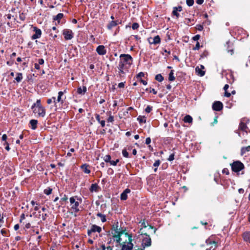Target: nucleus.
<instances>
[{
	"instance_id": "obj_1",
	"label": "nucleus",
	"mask_w": 250,
	"mask_h": 250,
	"mask_svg": "<svg viewBox=\"0 0 250 250\" xmlns=\"http://www.w3.org/2000/svg\"><path fill=\"white\" fill-rule=\"evenodd\" d=\"M120 60L117 66L118 75L120 78H125L129 71L133 62V58L129 54H122L120 55Z\"/></svg>"
},
{
	"instance_id": "obj_2",
	"label": "nucleus",
	"mask_w": 250,
	"mask_h": 250,
	"mask_svg": "<svg viewBox=\"0 0 250 250\" xmlns=\"http://www.w3.org/2000/svg\"><path fill=\"white\" fill-rule=\"evenodd\" d=\"M69 201L72 213L78 212L80 211V209L79 208V205L82 202V198L78 197V196H74L70 197L69 199Z\"/></svg>"
},
{
	"instance_id": "obj_3",
	"label": "nucleus",
	"mask_w": 250,
	"mask_h": 250,
	"mask_svg": "<svg viewBox=\"0 0 250 250\" xmlns=\"http://www.w3.org/2000/svg\"><path fill=\"white\" fill-rule=\"evenodd\" d=\"M232 170L235 172L238 173L244 168V165L240 161H235L231 165Z\"/></svg>"
},
{
	"instance_id": "obj_4",
	"label": "nucleus",
	"mask_w": 250,
	"mask_h": 250,
	"mask_svg": "<svg viewBox=\"0 0 250 250\" xmlns=\"http://www.w3.org/2000/svg\"><path fill=\"white\" fill-rule=\"evenodd\" d=\"M34 114H37L38 116L44 117L46 114V110L43 106L35 107L32 108Z\"/></svg>"
},
{
	"instance_id": "obj_5",
	"label": "nucleus",
	"mask_w": 250,
	"mask_h": 250,
	"mask_svg": "<svg viewBox=\"0 0 250 250\" xmlns=\"http://www.w3.org/2000/svg\"><path fill=\"white\" fill-rule=\"evenodd\" d=\"M102 231L101 227L97 226L96 225H92L90 229L87 230L88 235L92 237L93 236V233L96 232L100 233Z\"/></svg>"
},
{
	"instance_id": "obj_6",
	"label": "nucleus",
	"mask_w": 250,
	"mask_h": 250,
	"mask_svg": "<svg viewBox=\"0 0 250 250\" xmlns=\"http://www.w3.org/2000/svg\"><path fill=\"white\" fill-rule=\"evenodd\" d=\"M62 34L65 40H71L74 37V34L70 29H64L62 31Z\"/></svg>"
},
{
	"instance_id": "obj_7",
	"label": "nucleus",
	"mask_w": 250,
	"mask_h": 250,
	"mask_svg": "<svg viewBox=\"0 0 250 250\" xmlns=\"http://www.w3.org/2000/svg\"><path fill=\"white\" fill-rule=\"evenodd\" d=\"M127 235L129 242L126 244L123 245L121 250H131L133 249V244L132 243V236L129 234Z\"/></svg>"
},
{
	"instance_id": "obj_8",
	"label": "nucleus",
	"mask_w": 250,
	"mask_h": 250,
	"mask_svg": "<svg viewBox=\"0 0 250 250\" xmlns=\"http://www.w3.org/2000/svg\"><path fill=\"white\" fill-rule=\"evenodd\" d=\"M223 104L220 101L214 102L212 105V109L214 111H219L223 109Z\"/></svg>"
},
{
	"instance_id": "obj_9",
	"label": "nucleus",
	"mask_w": 250,
	"mask_h": 250,
	"mask_svg": "<svg viewBox=\"0 0 250 250\" xmlns=\"http://www.w3.org/2000/svg\"><path fill=\"white\" fill-rule=\"evenodd\" d=\"M33 28V31L35 32V33L32 36L31 39L35 40L40 38L42 35L41 30L36 26H34Z\"/></svg>"
},
{
	"instance_id": "obj_10",
	"label": "nucleus",
	"mask_w": 250,
	"mask_h": 250,
	"mask_svg": "<svg viewBox=\"0 0 250 250\" xmlns=\"http://www.w3.org/2000/svg\"><path fill=\"white\" fill-rule=\"evenodd\" d=\"M118 233H122V231L121 230L120 228L119 227V223L116 222L112 226L111 228V234H118Z\"/></svg>"
},
{
	"instance_id": "obj_11",
	"label": "nucleus",
	"mask_w": 250,
	"mask_h": 250,
	"mask_svg": "<svg viewBox=\"0 0 250 250\" xmlns=\"http://www.w3.org/2000/svg\"><path fill=\"white\" fill-rule=\"evenodd\" d=\"M247 119H243L239 125V128L243 131H247V129H249V126L247 125Z\"/></svg>"
},
{
	"instance_id": "obj_12",
	"label": "nucleus",
	"mask_w": 250,
	"mask_h": 250,
	"mask_svg": "<svg viewBox=\"0 0 250 250\" xmlns=\"http://www.w3.org/2000/svg\"><path fill=\"white\" fill-rule=\"evenodd\" d=\"M148 42L150 44H157L161 42V38L159 35L154 37L153 38L148 39Z\"/></svg>"
},
{
	"instance_id": "obj_13",
	"label": "nucleus",
	"mask_w": 250,
	"mask_h": 250,
	"mask_svg": "<svg viewBox=\"0 0 250 250\" xmlns=\"http://www.w3.org/2000/svg\"><path fill=\"white\" fill-rule=\"evenodd\" d=\"M96 52L100 55H104L106 53V50L104 46L100 45L97 47Z\"/></svg>"
},
{
	"instance_id": "obj_14",
	"label": "nucleus",
	"mask_w": 250,
	"mask_h": 250,
	"mask_svg": "<svg viewBox=\"0 0 250 250\" xmlns=\"http://www.w3.org/2000/svg\"><path fill=\"white\" fill-rule=\"evenodd\" d=\"M182 10V7L181 6H179L178 7H174L173 8V11H172V15L174 16H175L177 18H178L180 15L178 13V11L180 12Z\"/></svg>"
},
{
	"instance_id": "obj_15",
	"label": "nucleus",
	"mask_w": 250,
	"mask_h": 250,
	"mask_svg": "<svg viewBox=\"0 0 250 250\" xmlns=\"http://www.w3.org/2000/svg\"><path fill=\"white\" fill-rule=\"evenodd\" d=\"M81 168L86 174H89L91 172L90 166L87 164H84L81 166Z\"/></svg>"
},
{
	"instance_id": "obj_16",
	"label": "nucleus",
	"mask_w": 250,
	"mask_h": 250,
	"mask_svg": "<svg viewBox=\"0 0 250 250\" xmlns=\"http://www.w3.org/2000/svg\"><path fill=\"white\" fill-rule=\"evenodd\" d=\"M131 190L129 188H126L121 194V200H126L127 199V194L130 192Z\"/></svg>"
},
{
	"instance_id": "obj_17",
	"label": "nucleus",
	"mask_w": 250,
	"mask_h": 250,
	"mask_svg": "<svg viewBox=\"0 0 250 250\" xmlns=\"http://www.w3.org/2000/svg\"><path fill=\"white\" fill-rule=\"evenodd\" d=\"M242 237L245 242L250 243V231L244 232Z\"/></svg>"
},
{
	"instance_id": "obj_18",
	"label": "nucleus",
	"mask_w": 250,
	"mask_h": 250,
	"mask_svg": "<svg viewBox=\"0 0 250 250\" xmlns=\"http://www.w3.org/2000/svg\"><path fill=\"white\" fill-rule=\"evenodd\" d=\"M226 78L228 80V83L232 84L234 82V78L232 73H229L226 75Z\"/></svg>"
},
{
	"instance_id": "obj_19",
	"label": "nucleus",
	"mask_w": 250,
	"mask_h": 250,
	"mask_svg": "<svg viewBox=\"0 0 250 250\" xmlns=\"http://www.w3.org/2000/svg\"><path fill=\"white\" fill-rule=\"evenodd\" d=\"M87 91V88L85 86L79 87L77 89V93L80 95H84Z\"/></svg>"
},
{
	"instance_id": "obj_20",
	"label": "nucleus",
	"mask_w": 250,
	"mask_h": 250,
	"mask_svg": "<svg viewBox=\"0 0 250 250\" xmlns=\"http://www.w3.org/2000/svg\"><path fill=\"white\" fill-rule=\"evenodd\" d=\"M63 17V14L62 13H59L56 16H55L53 18V20L55 21H57V23H60V20Z\"/></svg>"
},
{
	"instance_id": "obj_21",
	"label": "nucleus",
	"mask_w": 250,
	"mask_h": 250,
	"mask_svg": "<svg viewBox=\"0 0 250 250\" xmlns=\"http://www.w3.org/2000/svg\"><path fill=\"white\" fill-rule=\"evenodd\" d=\"M29 124L32 129H36L37 127L38 121L36 120L32 119L30 121Z\"/></svg>"
},
{
	"instance_id": "obj_22",
	"label": "nucleus",
	"mask_w": 250,
	"mask_h": 250,
	"mask_svg": "<svg viewBox=\"0 0 250 250\" xmlns=\"http://www.w3.org/2000/svg\"><path fill=\"white\" fill-rule=\"evenodd\" d=\"M99 186L97 184H92L89 188L90 192H97L98 191Z\"/></svg>"
},
{
	"instance_id": "obj_23",
	"label": "nucleus",
	"mask_w": 250,
	"mask_h": 250,
	"mask_svg": "<svg viewBox=\"0 0 250 250\" xmlns=\"http://www.w3.org/2000/svg\"><path fill=\"white\" fill-rule=\"evenodd\" d=\"M64 92L62 91H59L58 93V96L57 99L56 100L57 103H61L62 104L63 103V100L62 99V96L63 95Z\"/></svg>"
},
{
	"instance_id": "obj_24",
	"label": "nucleus",
	"mask_w": 250,
	"mask_h": 250,
	"mask_svg": "<svg viewBox=\"0 0 250 250\" xmlns=\"http://www.w3.org/2000/svg\"><path fill=\"white\" fill-rule=\"evenodd\" d=\"M122 233H118V234H112V236L113 237L114 240L116 241L117 243H120L121 238L120 237V235Z\"/></svg>"
},
{
	"instance_id": "obj_25",
	"label": "nucleus",
	"mask_w": 250,
	"mask_h": 250,
	"mask_svg": "<svg viewBox=\"0 0 250 250\" xmlns=\"http://www.w3.org/2000/svg\"><path fill=\"white\" fill-rule=\"evenodd\" d=\"M250 151V146L243 147L241 149V155L242 156L244 155L246 152Z\"/></svg>"
},
{
	"instance_id": "obj_26",
	"label": "nucleus",
	"mask_w": 250,
	"mask_h": 250,
	"mask_svg": "<svg viewBox=\"0 0 250 250\" xmlns=\"http://www.w3.org/2000/svg\"><path fill=\"white\" fill-rule=\"evenodd\" d=\"M192 118L191 116L189 115H186L183 119V121L185 123H192Z\"/></svg>"
},
{
	"instance_id": "obj_27",
	"label": "nucleus",
	"mask_w": 250,
	"mask_h": 250,
	"mask_svg": "<svg viewBox=\"0 0 250 250\" xmlns=\"http://www.w3.org/2000/svg\"><path fill=\"white\" fill-rule=\"evenodd\" d=\"M117 21H112L107 25V27L108 29H111L113 27L117 26Z\"/></svg>"
},
{
	"instance_id": "obj_28",
	"label": "nucleus",
	"mask_w": 250,
	"mask_h": 250,
	"mask_svg": "<svg viewBox=\"0 0 250 250\" xmlns=\"http://www.w3.org/2000/svg\"><path fill=\"white\" fill-rule=\"evenodd\" d=\"M23 79L22 74L21 73H17L15 80L17 83H20Z\"/></svg>"
},
{
	"instance_id": "obj_29",
	"label": "nucleus",
	"mask_w": 250,
	"mask_h": 250,
	"mask_svg": "<svg viewBox=\"0 0 250 250\" xmlns=\"http://www.w3.org/2000/svg\"><path fill=\"white\" fill-rule=\"evenodd\" d=\"M137 119L140 124L146 123V118L144 116H139Z\"/></svg>"
},
{
	"instance_id": "obj_30",
	"label": "nucleus",
	"mask_w": 250,
	"mask_h": 250,
	"mask_svg": "<svg viewBox=\"0 0 250 250\" xmlns=\"http://www.w3.org/2000/svg\"><path fill=\"white\" fill-rule=\"evenodd\" d=\"M97 216H98L101 218V221L103 223L106 222V216L105 215L101 213H98L97 214Z\"/></svg>"
},
{
	"instance_id": "obj_31",
	"label": "nucleus",
	"mask_w": 250,
	"mask_h": 250,
	"mask_svg": "<svg viewBox=\"0 0 250 250\" xmlns=\"http://www.w3.org/2000/svg\"><path fill=\"white\" fill-rule=\"evenodd\" d=\"M39 106H43L41 104V101L40 99L37 100L36 102L33 104L32 105L31 108H33L35 107Z\"/></svg>"
},
{
	"instance_id": "obj_32",
	"label": "nucleus",
	"mask_w": 250,
	"mask_h": 250,
	"mask_svg": "<svg viewBox=\"0 0 250 250\" xmlns=\"http://www.w3.org/2000/svg\"><path fill=\"white\" fill-rule=\"evenodd\" d=\"M206 243L207 245H212L214 244L215 245V248L217 247V242L215 241H211L210 239H208L206 241Z\"/></svg>"
},
{
	"instance_id": "obj_33",
	"label": "nucleus",
	"mask_w": 250,
	"mask_h": 250,
	"mask_svg": "<svg viewBox=\"0 0 250 250\" xmlns=\"http://www.w3.org/2000/svg\"><path fill=\"white\" fill-rule=\"evenodd\" d=\"M52 103H54L55 105L57 104L56 98L55 97H52L51 98L48 99L47 100V103L48 104H50Z\"/></svg>"
},
{
	"instance_id": "obj_34",
	"label": "nucleus",
	"mask_w": 250,
	"mask_h": 250,
	"mask_svg": "<svg viewBox=\"0 0 250 250\" xmlns=\"http://www.w3.org/2000/svg\"><path fill=\"white\" fill-rule=\"evenodd\" d=\"M52 191V188L50 187H48L46 189H44L43 193L47 195H49L51 194Z\"/></svg>"
},
{
	"instance_id": "obj_35",
	"label": "nucleus",
	"mask_w": 250,
	"mask_h": 250,
	"mask_svg": "<svg viewBox=\"0 0 250 250\" xmlns=\"http://www.w3.org/2000/svg\"><path fill=\"white\" fill-rule=\"evenodd\" d=\"M103 159L105 163H109L111 160V157L110 155H106L103 157Z\"/></svg>"
},
{
	"instance_id": "obj_36",
	"label": "nucleus",
	"mask_w": 250,
	"mask_h": 250,
	"mask_svg": "<svg viewBox=\"0 0 250 250\" xmlns=\"http://www.w3.org/2000/svg\"><path fill=\"white\" fill-rule=\"evenodd\" d=\"M175 77L174 76L173 70H171L169 74L168 80L170 81H173L175 80Z\"/></svg>"
},
{
	"instance_id": "obj_37",
	"label": "nucleus",
	"mask_w": 250,
	"mask_h": 250,
	"mask_svg": "<svg viewBox=\"0 0 250 250\" xmlns=\"http://www.w3.org/2000/svg\"><path fill=\"white\" fill-rule=\"evenodd\" d=\"M195 70L196 72L198 73V75L200 76H203L205 75V72L204 71H202L198 67H197L195 68Z\"/></svg>"
},
{
	"instance_id": "obj_38",
	"label": "nucleus",
	"mask_w": 250,
	"mask_h": 250,
	"mask_svg": "<svg viewBox=\"0 0 250 250\" xmlns=\"http://www.w3.org/2000/svg\"><path fill=\"white\" fill-rule=\"evenodd\" d=\"M155 80L158 82H162L164 80V77L160 74H157L155 76Z\"/></svg>"
},
{
	"instance_id": "obj_39",
	"label": "nucleus",
	"mask_w": 250,
	"mask_h": 250,
	"mask_svg": "<svg viewBox=\"0 0 250 250\" xmlns=\"http://www.w3.org/2000/svg\"><path fill=\"white\" fill-rule=\"evenodd\" d=\"M101 248V250H112V248L110 246L105 247V245H102Z\"/></svg>"
},
{
	"instance_id": "obj_40",
	"label": "nucleus",
	"mask_w": 250,
	"mask_h": 250,
	"mask_svg": "<svg viewBox=\"0 0 250 250\" xmlns=\"http://www.w3.org/2000/svg\"><path fill=\"white\" fill-rule=\"evenodd\" d=\"M144 76L145 73L143 72H141L137 75L136 78L139 80L140 79H141V78L144 77Z\"/></svg>"
},
{
	"instance_id": "obj_41",
	"label": "nucleus",
	"mask_w": 250,
	"mask_h": 250,
	"mask_svg": "<svg viewBox=\"0 0 250 250\" xmlns=\"http://www.w3.org/2000/svg\"><path fill=\"white\" fill-rule=\"evenodd\" d=\"M119 162V159H116L115 161H112L111 160L110 162L109 163L110 165L116 166L117 165V163Z\"/></svg>"
},
{
	"instance_id": "obj_42",
	"label": "nucleus",
	"mask_w": 250,
	"mask_h": 250,
	"mask_svg": "<svg viewBox=\"0 0 250 250\" xmlns=\"http://www.w3.org/2000/svg\"><path fill=\"white\" fill-rule=\"evenodd\" d=\"M122 154H123V156L125 157V158H128L129 157L128 153L127 152L126 150L125 149H124L122 150Z\"/></svg>"
},
{
	"instance_id": "obj_43",
	"label": "nucleus",
	"mask_w": 250,
	"mask_h": 250,
	"mask_svg": "<svg viewBox=\"0 0 250 250\" xmlns=\"http://www.w3.org/2000/svg\"><path fill=\"white\" fill-rule=\"evenodd\" d=\"M152 108H153L152 106H150V105H147V107L145 109V111L146 113H149L152 111Z\"/></svg>"
},
{
	"instance_id": "obj_44",
	"label": "nucleus",
	"mask_w": 250,
	"mask_h": 250,
	"mask_svg": "<svg viewBox=\"0 0 250 250\" xmlns=\"http://www.w3.org/2000/svg\"><path fill=\"white\" fill-rule=\"evenodd\" d=\"M186 3L188 6H191L194 3V0H186Z\"/></svg>"
},
{
	"instance_id": "obj_45",
	"label": "nucleus",
	"mask_w": 250,
	"mask_h": 250,
	"mask_svg": "<svg viewBox=\"0 0 250 250\" xmlns=\"http://www.w3.org/2000/svg\"><path fill=\"white\" fill-rule=\"evenodd\" d=\"M139 27V25L138 23L137 22H134L132 24V28L133 29V30H136V29H137Z\"/></svg>"
},
{
	"instance_id": "obj_46",
	"label": "nucleus",
	"mask_w": 250,
	"mask_h": 250,
	"mask_svg": "<svg viewBox=\"0 0 250 250\" xmlns=\"http://www.w3.org/2000/svg\"><path fill=\"white\" fill-rule=\"evenodd\" d=\"M1 234L3 236H7V230L5 229H2L0 231Z\"/></svg>"
},
{
	"instance_id": "obj_47",
	"label": "nucleus",
	"mask_w": 250,
	"mask_h": 250,
	"mask_svg": "<svg viewBox=\"0 0 250 250\" xmlns=\"http://www.w3.org/2000/svg\"><path fill=\"white\" fill-rule=\"evenodd\" d=\"M174 155H174V153H173L169 155V157H168V159H167V160H168L169 161H173V160L174 159Z\"/></svg>"
},
{
	"instance_id": "obj_48",
	"label": "nucleus",
	"mask_w": 250,
	"mask_h": 250,
	"mask_svg": "<svg viewBox=\"0 0 250 250\" xmlns=\"http://www.w3.org/2000/svg\"><path fill=\"white\" fill-rule=\"evenodd\" d=\"M200 46L199 42H197L195 46H194L193 48V50H199L200 48Z\"/></svg>"
},
{
	"instance_id": "obj_49",
	"label": "nucleus",
	"mask_w": 250,
	"mask_h": 250,
	"mask_svg": "<svg viewBox=\"0 0 250 250\" xmlns=\"http://www.w3.org/2000/svg\"><path fill=\"white\" fill-rule=\"evenodd\" d=\"M114 121V117L111 115H110L108 119L107 122L112 123Z\"/></svg>"
},
{
	"instance_id": "obj_50",
	"label": "nucleus",
	"mask_w": 250,
	"mask_h": 250,
	"mask_svg": "<svg viewBox=\"0 0 250 250\" xmlns=\"http://www.w3.org/2000/svg\"><path fill=\"white\" fill-rule=\"evenodd\" d=\"M160 164V161L159 160H156L153 164V166L155 167H158Z\"/></svg>"
},
{
	"instance_id": "obj_51",
	"label": "nucleus",
	"mask_w": 250,
	"mask_h": 250,
	"mask_svg": "<svg viewBox=\"0 0 250 250\" xmlns=\"http://www.w3.org/2000/svg\"><path fill=\"white\" fill-rule=\"evenodd\" d=\"M200 38V35L198 34V35H196L195 36H194L192 38V40L195 41H197L198 42V40H199Z\"/></svg>"
},
{
	"instance_id": "obj_52",
	"label": "nucleus",
	"mask_w": 250,
	"mask_h": 250,
	"mask_svg": "<svg viewBox=\"0 0 250 250\" xmlns=\"http://www.w3.org/2000/svg\"><path fill=\"white\" fill-rule=\"evenodd\" d=\"M44 60L43 59H39L38 60V64H39L40 65H42L44 63Z\"/></svg>"
},
{
	"instance_id": "obj_53",
	"label": "nucleus",
	"mask_w": 250,
	"mask_h": 250,
	"mask_svg": "<svg viewBox=\"0 0 250 250\" xmlns=\"http://www.w3.org/2000/svg\"><path fill=\"white\" fill-rule=\"evenodd\" d=\"M151 143V139L150 137H147L146 139V144L149 145Z\"/></svg>"
},
{
	"instance_id": "obj_54",
	"label": "nucleus",
	"mask_w": 250,
	"mask_h": 250,
	"mask_svg": "<svg viewBox=\"0 0 250 250\" xmlns=\"http://www.w3.org/2000/svg\"><path fill=\"white\" fill-rule=\"evenodd\" d=\"M67 197L66 195H64V196L61 199L60 202H64L66 201L67 200Z\"/></svg>"
},
{
	"instance_id": "obj_55",
	"label": "nucleus",
	"mask_w": 250,
	"mask_h": 250,
	"mask_svg": "<svg viewBox=\"0 0 250 250\" xmlns=\"http://www.w3.org/2000/svg\"><path fill=\"white\" fill-rule=\"evenodd\" d=\"M74 151H75L74 148H71L70 149V152L67 153V155L68 156H71V152H74Z\"/></svg>"
},
{
	"instance_id": "obj_56",
	"label": "nucleus",
	"mask_w": 250,
	"mask_h": 250,
	"mask_svg": "<svg viewBox=\"0 0 250 250\" xmlns=\"http://www.w3.org/2000/svg\"><path fill=\"white\" fill-rule=\"evenodd\" d=\"M197 29L199 31H202L203 29V26L201 25H197Z\"/></svg>"
},
{
	"instance_id": "obj_57",
	"label": "nucleus",
	"mask_w": 250,
	"mask_h": 250,
	"mask_svg": "<svg viewBox=\"0 0 250 250\" xmlns=\"http://www.w3.org/2000/svg\"><path fill=\"white\" fill-rule=\"evenodd\" d=\"M149 92H152L154 94H156L157 93V91H156L154 88H149Z\"/></svg>"
},
{
	"instance_id": "obj_58",
	"label": "nucleus",
	"mask_w": 250,
	"mask_h": 250,
	"mask_svg": "<svg viewBox=\"0 0 250 250\" xmlns=\"http://www.w3.org/2000/svg\"><path fill=\"white\" fill-rule=\"evenodd\" d=\"M7 138V136L6 134H3L2 136V140L3 141H6V139Z\"/></svg>"
},
{
	"instance_id": "obj_59",
	"label": "nucleus",
	"mask_w": 250,
	"mask_h": 250,
	"mask_svg": "<svg viewBox=\"0 0 250 250\" xmlns=\"http://www.w3.org/2000/svg\"><path fill=\"white\" fill-rule=\"evenodd\" d=\"M222 172L223 173H225L227 175H228L229 174V171L228 169L227 168L223 169Z\"/></svg>"
},
{
	"instance_id": "obj_60",
	"label": "nucleus",
	"mask_w": 250,
	"mask_h": 250,
	"mask_svg": "<svg viewBox=\"0 0 250 250\" xmlns=\"http://www.w3.org/2000/svg\"><path fill=\"white\" fill-rule=\"evenodd\" d=\"M125 86V83H120L118 84V87L120 88H123Z\"/></svg>"
},
{
	"instance_id": "obj_61",
	"label": "nucleus",
	"mask_w": 250,
	"mask_h": 250,
	"mask_svg": "<svg viewBox=\"0 0 250 250\" xmlns=\"http://www.w3.org/2000/svg\"><path fill=\"white\" fill-rule=\"evenodd\" d=\"M139 80V81H140V82L141 83H142L144 85H146V84H147V82H146V81H144V80H142V79H140V80Z\"/></svg>"
},
{
	"instance_id": "obj_62",
	"label": "nucleus",
	"mask_w": 250,
	"mask_h": 250,
	"mask_svg": "<svg viewBox=\"0 0 250 250\" xmlns=\"http://www.w3.org/2000/svg\"><path fill=\"white\" fill-rule=\"evenodd\" d=\"M231 95V94L228 92L227 91L225 92V96L227 97H229Z\"/></svg>"
},
{
	"instance_id": "obj_63",
	"label": "nucleus",
	"mask_w": 250,
	"mask_h": 250,
	"mask_svg": "<svg viewBox=\"0 0 250 250\" xmlns=\"http://www.w3.org/2000/svg\"><path fill=\"white\" fill-rule=\"evenodd\" d=\"M204 0H196V3L198 4H202L203 3Z\"/></svg>"
},
{
	"instance_id": "obj_64",
	"label": "nucleus",
	"mask_w": 250,
	"mask_h": 250,
	"mask_svg": "<svg viewBox=\"0 0 250 250\" xmlns=\"http://www.w3.org/2000/svg\"><path fill=\"white\" fill-rule=\"evenodd\" d=\"M47 216V214H46V213L42 214V219L43 220H45L46 219Z\"/></svg>"
}]
</instances>
